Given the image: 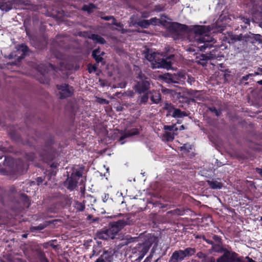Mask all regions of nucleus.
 I'll use <instances>...</instances> for the list:
<instances>
[{
  "label": "nucleus",
  "mask_w": 262,
  "mask_h": 262,
  "mask_svg": "<svg viewBox=\"0 0 262 262\" xmlns=\"http://www.w3.org/2000/svg\"><path fill=\"white\" fill-rule=\"evenodd\" d=\"M113 257V254L111 251H104L95 262H111Z\"/></svg>",
  "instance_id": "15"
},
{
  "label": "nucleus",
  "mask_w": 262,
  "mask_h": 262,
  "mask_svg": "<svg viewBox=\"0 0 262 262\" xmlns=\"http://www.w3.org/2000/svg\"><path fill=\"white\" fill-rule=\"evenodd\" d=\"M49 68L53 70L56 71L55 66L52 63H48V64H40L38 66L37 70L41 73L43 76L46 73H47L49 71Z\"/></svg>",
  "instance_id": "17"
},
{
  "label": "nucleus",
  "mask_w": 262,
  "mask_h": 262,
  "mask_svg": "<svg viewBox=\"0 0 262 262\" xmlns=\"http://www.w3.org/2000/svg\"><path fill=\"white\" fill-rule=\"evenodd\" d=\"M36 180L38 183V184H39L40 183H42L43 181V180L41 177H38L37 178Z\"/></svg>",
  "instance_id": "48"
},
{
  "label": "nucleus",
  "mask_w": 262,
  "mask_h": 262,
  "mask_svg": "<svg viewBox=\"0 0 262 262\" xmlns=\"http://www.w3.org/2000/svg\"><path fill=\"white\" fill-rule=\"evenodd\" d=\"M182 149H184V150H186V148H181Z\"/></svg>",
  "instance_id": "64"
},
{
  "label": "nucleus",
  "mask_w": 262,
  "mask_h": 262,
  "mask_svg": "<svg viewBox=\"0 0 262 262\" xmlns=\"http://www.w3.org/2000/svg\"><path fill=\"white\" fill-rule=\"evenodd\" d=\"M13 4L12 1H0V9L2 11L8 12L12 9Z\"/></svg>",
  "instance_id": "19"
},
{
  "label": "nucleus",
  "mask_w": 262,
  "mask_h": 262,
  "mask_svg": "<svg viewBox=\"0 0 262 262\" xmlns=\"http://www.w3.org/2000/svg\"><path fill=\"white\" fill-rule=\"evenodd\" d=\"M188 115L187 113L186 112L182 111V114L181 115L182 118L185 116H187Z\"/></svg>",
  "instance_id": "50"
},
{
  "label": "nucleus",
  "mask_w": 262,
  "mask_h": 262,
  "mask_svg": "<svg viewBox=\"0 0 262 262\" xmlns=\"http://www.w3.org/2000/svg\"><path fill=\"white\" fill-rule=\"evenodd\" d=\"M102 19H103V20H107V21L113 19V21L112 22V24L116 26H119L118 24L116 23V20L113 16H104L103 17H102Z\"/></svg>",
  "instance_id": "34"
},
{
  "label": "nucleus",
  "mask_w": 262,
  "mask_h": 262,
  "mask_svg": "<svg viewBox=\"0 0 262 262\" xmlns=\"http://www.w3.org/2000/svg\"><path fill=\"white\" fill-rule=\"evenodd\" d=\"M180 128H180V129H184V125H181V126H180Z\"/></svg>",
  "instance_id": "56"
},
{
  "label": "nucleus",
  "mask_w": 262,
  "mask_h": 262,
  "mask_svg": "<svg viewBox=\"0 0 262 262\" xmlns=\"http://www.w3.org/2000/svg\"><path fill=\"white\" fill-rule=\"evenodd\" d=\"M132 239H129L128 241H126V242H124V241H123V242L119 244L117 247H118V248H121V247H122L123 246H124L125 245H127L128 243H130L131 242H132Z\"/></svg>",
  "instance_id": "40"
},
{
  "label": "nucleus",
  "mask_w": 262,
  "mask_h": 262,
  "mask_svg": "<svg viewBox=\"0 0 262 262\" xmlns=\"http://www.w3.org/2000/svg\"><path fill=\"white\" fill-rule=\"evenodd\" d=\"M174 58V55H170L166 58L160 57L159 61H156V63L154 64V69L155 68H164L167 70L171 68L172 62L171 59Z\"/></svg>",
  "instance_id": "11"
},
{
  "label": "nucleus",
  "mask_w": 262,
  "mask_h": 262,
  "mask_svg": "<svg viewBox=\"0 0 262 262\" xmlns=\"http://www.w3.org/2000/svg\"><path fill=\"white\" fill-rule=\"evenodd\" d=\"M257 83H258L259 85H262V80H259L257 82Z\"/></svg>",
  "instance_id": "54"
},
{
  "label": "nucleus",
  "mask_w": 262,
  "mask_h": 262,
  "mask_svg": "<svg viewBox=\"0 0 262 262\" xmlns=\"http://www.w3.org/2000/svg\"><path fill=\"white\" fill-rule=\"evenodd\" d=\"M196 256L202 259V261H205L207 256L202 252H199L196 254Z\"/></svg>",
  "instance_id": "38"
},
{
  "label": "nucleus",
  "mask_w": 262,
  "mask_h": 262,
  "mask_svg": "<svg viewBox=\"0 0 262 262\" xmlns=\"http://www.w3.org/2000/svg\"><path fill=\"white\" fill-rule=\"evenodd\" d=\"M83 167H80L73 172L70 177H68L65 182V184L68 189H74L77 186L78 180L82 177Z\"/></svg>",
  "instance_id": "6"
},
{
  "label": "nucleus",
  "mask_w": 262,
  "mask_h": 262,
  "mask_svg": "<svg viewBox=\"0 0 262 262\" xmlns=\"http://www.w3.org/2000/svg\"><path fill=\"white\" fill-rule=\"evenodd\" d=\"M98 69V63H95L94 64H92L89 63L88 65V71L89 73H92L93 72H95Z\"/></svg>",
  "instance_id": "30"
},
{
  "label": "nucleus",
  "mask_w": 262,
  "mask_h": 262,
  "mask_svg": "<svg viewBox=\"0 0 262 262\" xmlns=\"http://www.w3.org/2000/svg\"><path fill=\"white\" fill-rule=\"evenodd\" d=\"M161 95L160 93H155L151 97V100L154 103L158 104L161 101Z\"/></svg>",
  "instance_id": "28"
},
{
  "label": "nucleus",
  "mask_w": 262,
  "mask_h": 262,
  "mask_svg": "<svg viewBox=\"0 0 262 262\" xmlns=\"http://www.w3.org/2000/svg\"><path fill=\"white\" fill-rule=\"evenodd\" d=\"M57 89L60 91V98L61 99L71 97L74 93V89L72 86L68 84L63 83L56 85Z\"/></svg>",
  "instance_id": "9"
},
{
  "label": "nucleus",
  "mask_w": 262,
  "mask_h": 262,
  "mask_svg": "<svg viewBox=\"0 0 262 262\" xmlns=\"http://www.w3.org/2000/svg\"><path fill=\"white\" fill-rule=\"evenodd\" d=\"M176 134L174 132H165L163 137L167 141H172Z\"/></svg>",
  "instance_id": "25"
},
{
  "label": "nucleus",
  "mask_w": 262,
  "mask_h": 262,
  "mask_svg": "<svg viewBox=\"0 0 262 262\" xmlns=\"http://www.w3.org/2000/svg\"><path fill=\"white\" fill-rule=\"evenodd\" d=\"M234 41H242L248 45L249 43L254 45L257 42H260L261 41V36L259 34H249L244 35L239 34V35H235L233 37Z\"/></svg>",
  "instance_id": "7"
},
{
  "label": "nucleus",
  "mask_w": 262,
  "mask_h": 262,
  "mask_svg": "<svg viewBox=\"0 0 262 262\" xmlns=\"http://www.w3.org/2000/svg\"><path fill=\"white\" fill-rule=\"evenodd\" d=\"M126 224V222L123 220L113 222L110 224V227L108 229L98 232L97 237L99 239L105 240L109 238L114 239Z\"/></svg>",
  "instance_id": "2"
},
{
  "label": "nucleus",
  "mask_w": 262,
  "mask_h": 262,
  "mask_svg": "<svg viewBox=\"0 0 262 262\" xmlns=\"http://www.w3.org/2000/svg\"><path fill=\"white\" fill-rule=\"evenodd\" d=\"M185 257H186L183 250H180L175 251L172 253L170 259L174 262H179L183 260Z\"/></svg>",
  "instance_id": "16"
},
{
  "label": "nucleus",
  "mask_w": 262,
  "mask_h": 262,
  "mask_svg": "<svg viewBox=\"0 0 262 262\" xmlns=\"http://www.w3.org/2000/svg\"><path fill=\"white\" fill-rule=\"evenodd\" d=\"M152 251H151L150 253V254L145 258V259L144 260V261L145 262H149V261H150V260H151L152 258Z\"/></svg>",
  "instance_id": "42"
},
{
  "label": "nucleus",
  "mask_w": 262,
  "mask_h": 262,
  "mask_svg": "<svg viewBox=\"0 0 262 262\" xmlns=\"http://www.w3.org/2000/svg\"><path fill=\"white\" fill-rule=\"evenodd\" d=\"M140 132L138 128H133L130 129L125 130L118 140V142L123 144L126 142V139L135 135H138Z\"/></svg>",
  "instance_id": "12"
},
{
  "label": "nucleus",
  "mask_w": 262,
  "mask_h": 262,
  "mask_svg": "<svg viewBox=\"0 0 262 262\" xmlns=\"http://www.w3.org/2000/svg\"><path fill=\"white\" fill-rule=\"evenodd\" d=\"M168 29L170 32L178 34L179 32L185 33H193L195 37L199 36L196 39L199 43H203L199 41L201 37H205V40H209L212 38L210 36L207 35L211 31V28L209 26L205 25H194L188 27L186 25L181 24L177 22L171 23L168 27Z\"/></svg>",
  "instance_id": "1"
},
{
  "label": "nucleus",
  "mask_w": 262,
  "mask_h": 262,
  "mask_svg": "<svg viewBox=\"0 0 262 262\" xmlns=\"http://www.w3.org/2000/svg\"><path fill=\"white\" fill-rule=\"evenodd\" d=\"M184 253L185 257L191 256L193 255L195 252L196 250L194 248H187L185 250H183Z\"/></svg>",
  "instance_id": "27"
},
{
  "label": "nucleus",
  "mask_w": 262,
  "mask_h": 262,
  "mask_svg": "<svg viewBox=\"0 0 262 262\" xmlns=\"http://www.w3.org/2000/svg\"><path fill=\"white\" fill-rule=\"evenodd\" d=\"M143 95L140 98L141 104H145L148 100V92L142 93Z\"/></svg>",
  "instance_id": "32"
},
{
  "label": "nucleus",
  "mask_w": 262,
  "mask_h": 262,
  "mask_svg": "<svg viewBox=\"0 0 262 262\" xmlns=\"http://www.w3.org/2000/svg\"><path fill=\"white\" fill-rule=\"evenodd\" d=\"M207 182L210 187L213 189H221L223 187V184L216 180H207Z\"/></svg>",
  "instance_id": "20"
},
{
  "label": "nucleus",
  "mask_w": 262,
  "mask_h": 262,
  "mask_svg": "<svg viewBox=\"0 0 262 262\" xmlns=\"http://www.w3.org/2000/svg\"><path fill=\"white\" fill-rule=\"evenodd\" d=\"M145 56L147 60L151 63L152 68H154V64L156 63V61H159L161 55L156 52L151 53L150 51L147 49Z\"/></svg>",
  "instance_id": "14"
},
{
  "label": "nucleus",
  "mask_w": 262,
  "mask_h": 262,
  "mask_svg": "<svg viewBox=\"0 0 262 262\" xmlns=\"http://www.w3.org/2000/svg\"><path fill=\"white\" fill-rule=\"evenodd\" d=\"M17 50L22 52V54L20 56V59L24 58L25 56L27 55L28 52H30L29 47L24 43H21L18 45Z\"/></svg>",
  "instance_id": "21"
},
{
  "label": "nucleus",
  "mask_w": 262,
  "mask_h": 262,
  "mask_svg": "<svg viewBox=\"0 0 262 262\" xmlns=\"http://www.w3.org/2000/svg\"><path fill=\"white\" fill-rule=\"evenodd\" d=\"M19 2V3L20 4H23V0H17Z\"/></svg>",
  "instance_id": "55"
},
{
  "label": "nucleus",
  "mask_w": 262,
  "mask_h": 262,
  "mask_svg": "<svg viewBox=\"0 0 262 262\" xmlns=\"http://www.w3.org/2000/svg\"><path fill=\"white\" fill-rule=\"evenodd\" d=\"M160 258H158L155 262H158V260H159Z\"/></svg>",
  "instance_id": "60"
},
{
  "label": "nucleus",
  "mask_w": 262,
  "mask_h": 262,
  "mask_svg": "<svg viewBox=\"0 0 262 262\" xmlns=\"http://www.w3.org/2000/svg\"><path fill=\"white\" fill-rule=\"evenodd\" d=\"M238 23H244V25H241V28L242 29H246L247 27L250 25V20L248 18H246L244 16H240L238 17Z\"/></svg>",
  "instance_id": "24"
},
{
  "label": "nucleus",
  "mask_w": 262,
  "mask_h": 262,
  "mask_svg": "<svg viewBox=\"0 0 262 262\" xmlns=\"http://www.w3.org/2000/svg\"><path fill=\"white\" fill-rule=\"evenodd\" d=\"M58 166V163L57 162H53L50 165V166L52 168H56Z\"/></svg>",
  "instance_id": "47"
},
{
  "label": "nucleus",
  "mask_w": 262,
  "mask_h": 262,
  "mask_svg": "<svg viewBox=\"0 0 262 262\" xmlns=\"http://www.w3.org/2000/svg\"><path fill=\"white\" fill-rule=\"evenodd\" d=\"M21 162H19L18 164L14 160L11 158H5L4 161V165L5 168L4 169L6 171H19L20 167H19V164Z\"/></svg>",
  "instance_id": "10"
},
{
  "label": "nucleus",
  "mask_w": 262,
  "mask_h": 262,
  "mask_svg": "<svg viewBox=\"0 0 262 262\" xmlns=\"http://www.w3.org/2000/svg\"><path fill=\"white\" fill-rule=\"evenodd\" d=\"M213 238L217 243H220L221 242V238L217 235H213Z\"/></svg>",
  "instance_id": "46"
},
{
  "label": "nucleus",
  "mask_w": 262,
  "mask_h": 262,
  "mask_svg": "<svg viewBox=\"0 0 262 262\" xmlns=\"http://www.w3.org/2000/svg\"><path fill=\"white\" fill-rule=\"evenodd\" d=\"M259 70L262 72V69L259 68Z\"/></svg>",
  "instance_id": "61"
},
{
  "label": "nucleus",
  "mask_w": 262,
  "mask_h": 262,
  "mask_svg": "<svg viewBox=\"0 0 262 262\" xmlns=\"http://www.w3.org/2000/svg\"><path fill=\"white\" fill-rule=\"evenodd\" d=\"M148 20H149V23L150 24V25H155L157 23L158 19H157L156 17H153Z\"/></svg>",
  "instance_id": "41"
},
{
  "label": "nucleus",
  "mask_w": 262,
  "mask_h": 262,
  "mask_svg": "<svg viewBox=\"0 0 262 262\" xmlns=\"http://www.w3.org/2000/svg\"><path fill=\"white\" fill-rule=\"evenodd\" d=\"M157 237L155 236H150L144 243L138 244L136 247H134L132 249V253L133 254H138L139 257L137 260L140 261L147 253L152 244L155 243L157 245Z\"/></svg>",
  "instance_id": "3"
},
{
  "label": "nucleus",
  "mask_w": 262,
  "mask_h": 262,
  "mask_svg": "<svg viewBox=\"0 0 262 262\" xmlns=\"http://www.w3.org/2000/svg\"><path fill=\"white\" fill-rule=\"evenodd\" d=\"M40 83H46L48 82V80L46 79L40 80Z\"/></svg>",
  "instance_id": "51"
},
{
  "label": "nucleus",
  "mask_w": 262,
  "mask_h": 262,
  "mask_svg": "<svg viewBox=\"0 0 262 262\" xmlns=\"http://www.w3.org/2000/svg\"><path fill=\"white\" fill-rule=\"evenodd\" d=\"M206 242L208 243V244H211V245H213V242L211 241L206 240Z\"/></svg>",
  "instance_id": "52"
},
{
  "label": "nucleus",
  "mask_w": 262,
  "mask_h": 262,
  "mask_svg": "<svg viewBox=\"0 0 262 262\" xmlns=\"http://www.w3.org/2000/svg\"><path fill=\"white\" fill-rule=\"evenodd\" d=\"M215 259L213 257L207 256L205 262H215Z\"/></svg>",
  "instance_id": "43"
},
{
  "label": "nucleus",
  "mask_w": 262,
  "mask_h": 262,
  "mask_svg": "<svg viewBox=\"0 0 262 262\" xmlns=\"http://www.w3.org/2000/svg\"><path fill=\"white\" fill-rule=\"evenodd\" d=\"M253 19L262 28V2L254 4L252 9Z\"/></svg>",
  "instance_id": "8"
},
{
  "label": "nucleus",
  "mask_w": 262,
  "mask_h": 262,
  "mask_svg": "<svg viewBox=\"0 0 262 262\" xmlns=\"http://www.w3.org/2000/svg\"><path fill=\"white\" fill-rule=\"evenodd\" d=\"M135 24L142 28H147L150 26L149 20L147 19L139 20L138 21L136 22Z\"/></svg>",
  "instance_id": "26"
},
{
  "label": "nucleus",
  "mask_w": 262,
  "mask_h": 262,
  "mask_svg": "<svg viewBox=\"0 0 262 262\" xmlns=\"http://www.w3.org/2000/svg\"><path fill=\"white\" fill-rule=\"evenodd\" d=\"M108 198V194H107V195H106V194H105V197H104V198L103 199V201H104V202H105V200H106L107 199V198Z\"/></svg>",
  "instance_id": "53"
},
{
  "label": "nucleus",
  "mask_w": 262,
  "mask_h": 262,
  "mask_svg": "<svg viewBox=\"0 0 262 262\" xmlns=\"http://www.w3.org/2000/svg\"><path fill=\"white\" fill-rule=\"evenodd\" d=\"M209 110L211 112L214 113L215 114V115L217 117H219L220 115V112L216 108V107H210Z\"/></svg>",
  "instance_id": "39"
},
{
  "label": "nucleus",
  "mask_w": 262,
  "mask_h": 262,
  "mask_svg": "<svg viewBox=\"0 0 262 262\" xmlns=\"http://www.w3.org/2000/svg\"><path fill=\"white\" fill-rule=\"evenodd\" d=\"M75 208L79 211H83L85 208V205L82 203L77 202L75 203Z\"/></svg>",
  "instance_id": "33"
},
{
  "label": "nucleus",
  "mask_w": 262,
  "mask_h": 262,
  "mask_svg": "<svg viewBox=\"0 0 262 262\" xmlns=\"http://www.w3.org/2000/svg\"><path fill=\"white\" fill-rule=\"evenodd\" d=\"M164 78L168 83H176L175 77L171 74H168L164 76Z\"/></svg>",
  "instance_id": "31"
},
{
  "label": "nucleus",
  "mask_w": 262,
  "mask_h": 262,
  "mask_svg": "<svg viewBox=\"0 0 262 262\" xmlns=\"http://www.w3.org/2000/svg\"><path fill=\"white\" fill-rule=\"evenodd\" d=\"M256 171L257 172H258V173H259L261 176L262 177V168H256Z\"/></svg>",
  "instance_id": "49"
},
{
  "label": "nucleus",
  "mask_w": 262,
  "mask_h": 262,
  "mask_svg": "<svg viewBox=\"0 0 262 262\" xmlns=\"http://www.w3.org/2000/svg\"><path fill=\"white\" fill-rule=\"evenodd\" d=\"M203 239L204 241H205L206 242V240H207V239L205 238V237H204V236H203Z\"/></svg>",
  "instance_id": "58"
},
{
  "label": "nucleus",
  "mask_w": 262,
  "mask_h": 262,
  "mask_svg": "<svg viewBox=\"0 0 262 262\" xmlns=\"http://www.w3.org/2000/svg\"><path fill=\"white\" fill-rule=\"evenodd\" d=\"M46 226H47V225L46 224H41L37 226H34V227H31V230L32 231H33L34 230H41L43 229Z\"/></svg>",
  "instance_id": "37"
},
{
  "label": "nucleus",
  "mask_w": 262,
  "mask_h": 262,
  "mask_svg": "<svg viewBox=\"0 0 262 262\" xmlns=\"http://www.w3.org/2000/svg\"><path fill=\"white\" fill-rule=\"evenodd\" d=\"M30 205V203H28V205H27V207H29Z\"/></svg>",
  "instance_id": "63"
},
{
  "label": "nucleus",
  "mask_w": 262,
  "mask_h": 262,
  "mask_svg": "<svg viewBox=\"0 0 262 262\" xmlns=\"http://www.w3.org/2000/svg\"><path fill=\"white\" fill-rule=\"evenodd\" d=\"M259 74V73H258L257 72H255L254 73L249 74L248 75L243 76L242 78V80L243 81H247L249 79V78L250 77H254V76L258 75Z\"/></svg>",
  "instance_id": "35"
},
{
  "label": "nucleus",
  "mask_w": 262,
  "mask_h": 262,
  "mask_svg": "<svg viewBox=\"0 0 262 262\" xmlns=\"http://www.w3.org/2000/svg\"><path fill=\"white\" fill-rule=\"evenodd\" d=\"M173 213L175 214H177V215H182L183 214V211H181L179 209H176L174 210L173 211Z\"/></svg>",
  "instance_id": "44"
},
{
  "label": "nucleus",
  "mask_w": 262,
  "mask_h": 262,
  "mask_svg": "<svg viewBox=\"0 0 262 262\" xmlns=\"http://www.w3.org/2000/svg\"><path fill=\"white\" fill-rule=\"evenodd\" d=\"M182 111L179 108H176L173 112L172 117L174 118H182Z\"/></svg>",
  "instance_id": "36"
},
{
  "label": "nucleus",
  "mask_w": 262,
  "mask_h": 262,
  "mask_svg": "<svg viewBox=\"0 0 262 262\" xmlns=\"http://www.w3.org/2000/svg\"><path fill=\"white\" fill-rule=\"evenodd\" d=\"M89 38L93 40L96 43H98L101 45H104L106 42V41L104 38L96 34H92L89 37Z\"/></svg>",
  "instance_id": "22"
},
{
  "label": "nucleus",
  "mask_w": 262,
  "mask_h": 262,
  "mask_svg": "<svg viewBox=\"0 0 262 262\" xmlns=\"http://www.w3.org/2000/svg\"><path fill=\"white\" fill-rule=\"evenodd\" d=\"M164 129L165 130V132H175L178 130V128L176 127V125H165L164 126Z\"/></svg>",
  "instance_id": "29"
},
{
  "label": "nucleus",
  "mask_w": 262,
  "mask_h": 262,
  "mask_svg": "<svg viewBox=\"0 0 262 262\" xmlns=\"http://www.w3.org/2000/svg\"><path fill=\"white\" fill-rule=\"evenodd\" d=\"M104 55V52L101 51L99 48L94 49L92 53V56L95 59L96 63H101L102 65L105 64V60L103 56Z\"/></svg>",
  "instance_id": "13"
},
{
  "label": "nucleus",
  "mask_w": 262,
  "mask_h": 262,
  "mask_svg": "<svg viewBox=\"0 0 262 262\" xmlns=\"http://www.w3.org/2000/svg\"><path fill=\"white\" fill-rule=\"evenodd\" d=\"M209 59V57H208V54L207 53L206 54H201L198 55L195 59V62L196 63L203 66L206 65Z\"/></svg>",
  "instance_id": "18"
},
{
  "label": "nucleus",
  "mask_w": 262,
  "mask_h": 262,
  "mask_svg": "<svg viewBox=\"0 0 262 262\" xmlns=\"http://www.w3.org/2000/svg\"><path fill=\"white\" fill-rule=\"evenodd\" d=\"M199 41L201 42H204L203 45H201L199 47L200 51L206 52L207 49L210 50L209 53L206 52L210 59H216L219 57V53L220 52L216 48L212 45V38L209 40H205V37H201L199 39Z\"/></svg>",
  "instance_id": "4"
},
{
  "label": "nucleus",
  "mask_w": 262,
  "mask_h": 262,
  "mask_svg": "<svg viewBox=\"0 0 262 262\" xmlns=\"http://www.w3.org/2000/svg\"><path fill=\"white\" fill-rule=\"evenodd\" d=\"M23 237L24 238H26L27 237V234H23Z\"/></svg>",
  "instance_id": "57"
},
{
  "label": "nucleus",
  "mask_w": 262,
  "mask_h": 262,
  "mask_svg": "<svg viewBox=\"0 0 262 262\" xmlns=\"http://www.w3.org/2000/svg\"><path fill=\"white\" fill-rule=\"evenodd\" d=\"M97 8V7L95 4L90 3L89 5H84L81 8V10L87 12L88 14H91L93 12L94 9Z\"/></svg>",
  "instance_id": "23"
},
{
  "label": "nucleus",
  "mask_w": 262,
  "mask_h": 262,
  "mask_svg": "<svg viewBox=\"0 0 262 262\" xmlns=\"http://www.w3.org/2000/svg\"><path fill=\"white\" fill-rule=\"evenodd\" d=\"M137 78L140 80L135 86V90L138 94L148 92L150 89V79L141 71H140Z\"/></svg>",
  "instance_id": "5"
},
{
  "label": "nucleus",
  "mask_w": 262,
  "mask_h": 262,
  "mask_svg": "<svg viewBox=\"0 0 262 262\" xmlns=\"http://www.w3.org/2000/svg\"><path fill=\"white\" fill-rule=\"evenodd\" d=\"M83 183V180H82L80 182V183Z\"/></svg>",
  "instance_id": "62"
},
{
  "label": "nucleus",
  "mask_w": 262,
  "mask_h": 262,
  "mask_svg": "<svg viewBox=\"0 0 262 262\" xmlns=\"http://www.w3.org/2000/svg\"><path fill=\"white\" fill-rule=\"evenodd\" d=\"M99 102L102 104H108V101L105 99L101 98L100 99Z\"/></svg>",
  "instance_id": "45"
},
{
  "label": "nucleus",
  "mask_w": 262,
  "mask_h": 262,
  "mask_svg": "<svg viewBox=\"0 0 262 262\" xmlns=\"http://www.w3.org/2000/svg\"><path fill=\"white\" fill-rule=\"evenodd\" d=\"M168 262H174V261H173V260H172L171 259H170Z\"/></svg>",
  "instance_id": "59"
}]
</instances>
